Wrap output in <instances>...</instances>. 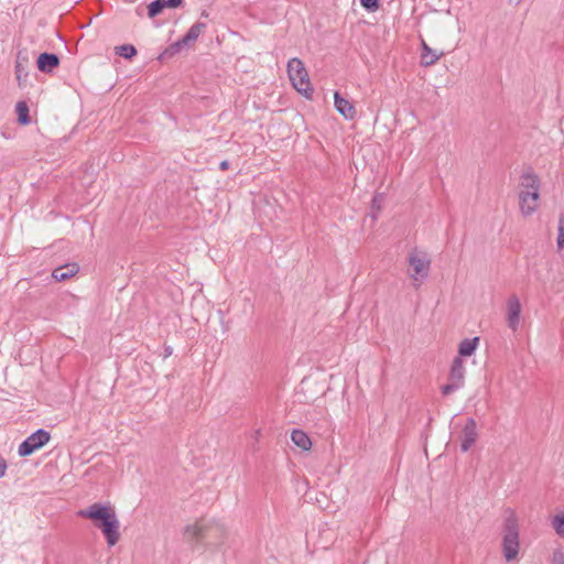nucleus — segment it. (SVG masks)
Returning <instances> with one entry per match:
<instances>
[{
	"label": "nucleus",
	"instance_id": "1",
	"mask_svg": "<svg viewBox=\"0 0 564 564\" xmlns=\"http://www.w3.org/2000/svg\"><path fill=\"white\" fill-rule=\"evenodd\" d=\"M78 517L89 519L98 528L109 546H113L120 539V522L117 513L109 503L95 502L77 512Z\"/></svg>",
	"mask_w": 564,
	"mask_h": 564
},
{
	"label": "nucleus",
	"instance_id": "2",
	"mask_svg": "<svg viewBox=\"0 0 564 564\" xmlns=\"http://www.w3.org/2000/svg\"><path fill=\"white\" fill-rule=\"evenodd\" d=\"M521 187L519 206L521 214L528 217L534 214L539 207L540 180L538 175L532 172L523 173L521 176Z\"/></svg>",
	"mask_w": 564,
	"mask_h": 564
},
{
	"label": "nucleus",
	"instance_id": "3",
	"mask_svg": "<svg viewBox=\"0 0 564 564\" xmlns=\"http://www.w3.org/2000/svg\"><path fill=\"white\" fill-rule=\"evenodd\" d=\"M502 554L506 561L511 562L518 557L520 550V530L518 519L512 510L507 511L502 525Z\"/></svg>",
	"mask_w": 564,
	"mask_h": 564
},
{
	"label": "nucleus",
	"instance_id": "4",
	"mask_svg": "<svg viewBox=\"0 0 564 564\" xmlns=\"http://www.w3.org/2000/svg\"><path fill=\"white\" fill-rule=\"evenodd\" d=\"M288 75L293 87L305 97L310 98L313 88L310 82L308 73L301 59L293 57L288 63Z\"/></svg>",
	"mask_w": 564,
	"mask_h": 564
},
{
	"label": "nucleus",
	"instance_id": "5",
	"mask_svg": "<svg viewBox=\"0 0 564 564\" xmlns=\"http://www.w3.org/2000/svg\"><path fill=\"white\" fill-rule=\"evenodd\" d=\"M224 533L223 527L216 522L197 521L194 524L186 525L184 536L187 541H210Z\"/></svg>",
	"mask_w": 564,
	"mask_h": 564
},
{
	"label": "nucleus",
	"instance_id": "6",
	"mask_svg": "<svg viewBox=\"0 0 564 564\" xmlns=\"http://www.w3.org/2000/svg\"><path fill=\"white\" fill-rule=\"evenodd\" d=\"M51 440V434L44 430L39 429L34 433H32L30 436H28L18 448V454L21 457H26L32 455L34 452L42 448L44 445H46Z\"/></svg>",
	"mask_w": 564,
	"mask_h": 564
},
{
	"label": "nucleus",
	"instance_id": "7",
	"mask_svg": "<svg viewBox=\"0 0 564 564\" xmlns=\"http://www.w3.org/2000/svg\"><path fill=\"white\" fill-rule=\"evenodd\" d=\"M465 367L460 357H455L448 375V383L442 387V393L448 395L464 386Z\"/></svg>",
	"mask_w": 564,
	"mask_h": 564
},
{
	"label": "nucleus",
	"instance_id": "8",
	"mask_svg": "<svg viewBox=\"0 0 564 564\" xmlns=\"http://www.w3.org/2000/svg\"><path fill=\"white\" fill-rule=\"evenodd\" d=\"M521 303L517 295L509 296L507 301V324L510 329L516 332L520 325Z\"/></svg>",
	"mask_w": 564,
	"mask_h": 564
},
{
	"label": "nucleus",
	"instance_id": "9",
	"mask_svg": "<svg viewBox=\"0 0 564 564\" xmlns=\"http://www.w3.org/2000/svg\"><path fill=\"white\" fill-rule=\"evenodd\" d=\"M478 438L476 421L470 417L467 420L460 435V449L468 452Z\"/></svg>",
	"mask_w": 564,
	"mask_h": 564
},
{
	"label": "nucleus",
	"instance_id": "10",
	"mask_svg": "<svg viewBox=\"0 0 564 564\" xmlns=\"http://www.w3.org/2000/svg\"><path fill=\"white\" fill-rule=\"evenodd\" d=\"M58 65L59 57L54 53H42L36 59V66L42 73H52Z\"/></svg>",
	"mask_w": 564,
	"mask_h": 564
},
{
	"label": "nucleus",
	"instance_id": "11",
	"mask_svg": "<svg viewBox=\"0 0 564 564\" xmlns=\"http://www.w3.org/2000/svg\"><path fill=\"white\" fill-rule=\"evenodd\" d=\"M334 104H335L336 110L341 116H344L346 119L355 118L356 109H355L354 105L349 100L341 97V95L337 91L334 95Z\"/></svg>",
	"mask_w": 564,
	"mask_h": 564
},
{
	"label": "nucleus",
	"instance_id": "12",
	"mask_svg": "<svg viewBox=\"0 0 564 564\" xmlns=\"http://www.w3.org/2000/svg\"><path fill=\"white\" fill-rule=\"evenodd\" d=\"M421 64L424 67L434 65L443 55V53L437 54L436 51L432 50L424 40H421Z\"/></svg>",
	"mask_w": 564,
	"mask_h": 564
},
{
	"label": "nucleus",
	"instance_id": "13",
	"mask_svg": "<svg viewBox=\"0 0 564 564\" xmlns=\"http://www.w3.org/2000/svg\"><path fill=\"white\" fill-rule=\"evenodd\" d=\"M409 263L412 267L414 273L411 274V278H416V275L426 276L430 262L423 258L417 257L416 254H410Z\"/></svg>",
	"mask_w": 564,
	"mask_h": 564
},
{
	"label": "nucleus",
	"instance_id": "14",
	"mask_svg": "<svg viewBox=\"0 0 564 564\" xmlns=\"http://www.w3.org/2000/svg\"><path fill=\"white\" fill-rule=\"evenodd\" d=\"M291 441L294 443L295 446L303 451H308L312 447L311 438L302 430H293L291 433Z\"/></svg>",
	"mask_w": 564,
	"mask_h": 564
},
{
	"label": "nucleus",
	"instance_id": "15",
	"mask_svg": "<svg viewBox=\"0 0 564 564\" xmlns=\"http://www.w3.org/2000/svg\"><path fill=\"white\" fill-rule=\"evenodd\" d=\"M78 271L77 264H67L64 267L56 268L52 272V276L55 281H65L72 276H74Z\"/></svg>",
	"mask_w": 564,
	"mask_h": 564
},
{
	"label": "nucleus",
	"instance_id": "16",
	"mask_svg": "<svg viewBox=\"0 0 564 564\" xmlns=\"http://www.w3.org/2000/svg\"><path fill=\"white\" fill-rule=\"evenodd\" d=\"M206 28V23L199 21L195 22L182 37V43H187V45H189L191 43L195 42L198 36L205 32Z\"/></svg>",
	"mask_w": 564,
	"mask_h": 564
},
{
	"label": "nucleus",
	"instance_id": "17",
	"mask_svg": "<svg viewBox=\"0 0 564 564\" xmlns=\"http://www.w3.org/2000/svg\"><path fill=\"white\" fill-rule=\"evenodd\" d=\"M478 343H479V338L478 337L464 339L459 344V347H458V354H459L458 357H460V356H464V357L471 356L475 352Z\"/></svg>",
	"mask_w": 564,
	"mask_h": 564
},
{
	"label": "nucleus",
	"instance_id": "18",
	"mask_svg": "<svg viewBox=\"0 0 564 564\" xmlns=\"http://www.w3.org/2000/svg\"><path fill=\"white\" fill-rule=\"evenodd\" d=\"M28 64H29L28 52L19 51L18 55H17V61H15V73H17V78L19 80L21 79L22 73H24L25 76L28 75V73L25 72Z\"/></svg>",
	"mask_w": 564,
	"mask_h": 564
},
{
	"label": "nucleus",
	"instance_id": "19",
	"mask_svg": "<svg viewBox=\"0 0 564 564\" xmlns=\"http://www.w3.org/2000/svg\"><path fill=\"white\" fill-rule=\"evenodd\" d=\"M187 46V43H182V39L169 45L159 56L160 61H164L173 57L175 54L180 53L183 47Z\"/></svg>",
	"mask_w": 564,
	"mask_h": 564
},
{
	"label": "nucleus",
	"instance_id": "20",
	"mask_svg": "<svg viewBox=\"0 0 564 564\" xmlns=\"http://www.w3.org/2000/svg\"><path fill=\"white\" fill-rule=\"evenodd\" d=\"M19 123L25 126L30 123L29 107L25 101H19L15 106Z\"/></svg>",
	"mask_w": 564,
	"mask_h": 564
},
{
	"label": "nucleus",
	"instance_id": "21",
	"mask_svg": "<svg viewBox=\"0 0 564 564\" xmlns=\"http://www.w3.org/2000/svg\"><path fill=\"white\" fill-rule=\"evenodd\" d=\"M116 53L127 59H130L137 55V48L131 44H123L116 47Z\"/></svg>",
	"mask_w": 564,
	"mask_h": 564
},
{
	"label": "nucleus",
	"instance_id": "22",
	"mask_svg": "<svg viewBox=\"0 0 564 564\" xmlns=\"http://www.w3.org/2000/svg\"><path fill=\"white\" fill-rule=\"evenodd\" d=\"M383 200H384L383 193H377L373 196L372 202H371V216L373 219H376L378 213H380Z\"/></svg>",
	"mask_w": 564,
	"mask_h": 564
},
{
	"label": "nucleus",
	"instance_id": "23",
	"mask_svg": "<svg viewBox=\"0 0 564 564\" xmlns=\"http://www.w3.org/2000/svg\"><path fill=\"white\" fill-rule=\"evenodd\" d=\"M164 9L163 0H154L148 6V15L153 19L159 15Z\"/></svg>",
	"mask_w": 564,
	"mask_h": 564
},
{
	"label": "nucleus",
	"instance_id": "24",
	"mask_svg": "<svg viewBox=\"0 0 564 564\" xmlns=\"http://www.w3.org/2000/svg\"><path fill=\"white\" fill-rule=\"evenodd\" d=\"M558 235H557V249L561 250L564 248V213H561L558 218Z\"/></svg>",
	"mask_w": 564,
	"mask_h": 564
},
{
	"label": "nucleus",
	"instance_id": "25",
	"mask_svg": "<svg viewBox=\"0 0 564 564\" xmlns=\"http://www.w3.org/2000/svg\"><path fill=\"white\" fill-rule=\"evenodd\" d=\"M553 528L560 536H564V514H556L553 519Z\"/></svg>",
	"mask_w": 564,
	"mask_h": 564
},
{
	"label": "nucleus",
	"instance_id": "26",
	"mask_svg": "<svg viewBox=\"0 0 564 564\" xmlns=\"http://www.w3.org/2000/svg\"><path fill=\"white\" fill-rule=\"evenodd\" d=\"M360 3L368 11H376L379 8L378 0H360Z\"/></svg>",
	"mask_w": 564,
	"mask_h": 564
},
{
	"label": "nucleus",
	"instance_id": "27",
	"mask_svg": "<svg viewBox=\"0 0 564 564\" xmlns=\"http://www.w3.org/2000/svg\"><path fill=\"white\" fill-rule=\"evenodd\" d=\"M552 564H564V552L562 550L553 552Z\"/></svg>",
	"mask_w": 564,
	"mask_h": 564
},
{
	"label": "nucleus",
	"instance_id": "28",
	"mask_svg": "<svg viewBox=\"0 0 564 564\" xmlns=\"http://www.w3.org/2000/svg\"><path fill=\"white\" fill-rule=\"evenodd\" d=\"M183 3H184V0H163L164 9L165 8L175 9V8L183 6Z\"/></svg>",
	"mask_w": 564,
	"mask_h": 564
},
{
	"label": "nucleus",
	"instance_id": "29",
	"mask_svg": "<svg viewBox=\"0 0 564 564\" xmlns=\"http://www.w3.org/2000/svg\"><path fill=\"white\" fill-rule=\"evenodd\" d=\"M8 465L4 458L0 456V478H2L6 475Z\"/></svg>",
	"mask_w": 564,
	"mask_h": 564
},
{
	"label": "nucleus",
	"instance_id": "30",
	"mask_svg": "<svg viewBox=\"0 0 564 564\" xmlns=\"http://www.w3.org/2000/svg\"><path fill=\"white\" fill-rule=\"evenodd\" d=\"M219 167L221 171H226L228 170L229 167V162L228 161H223L220 164H219Z\"/></svg>",
	"mask_w": 564,
	"mask_h": 564
},
{
	"label": "nucleus",
	"instance_id": "31",
	"mask_svg": "<svg viewBox=\"0 0 564 564\" xmlns=\"http://www.w3.org/2000/svg\"><path fill=\"white\" fill-rule=\"evenodd\" d=\"M200 17H202V18H208V12L204 10V11L200 13Z\"/></svg>",
	"mask_w": 564,
	"mask_h": 564
},
{
	"label": "nucleus",
	"instance_id": "32",
	"mask_svg": "<svg viewBox=\"0 0 564 564\" xmlns=\"http://www.w3.org/2000/svg\"><path fill=\"white\" fill-rule=\"evenodd\" d=\"M166 354L167 355H171L172 354V350L170 348H166Z\"/></svg>",
	"mask_w": 564,
	"mask_h": 564
}]
</instances>
